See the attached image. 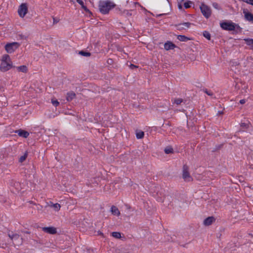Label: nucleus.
I'll list each match as a JSON object with an SVG mask.
<instances>
[{
	"instance_id": "4be33fe9",
	"label": "nucleus",
	"mask_w": 253,
	"mask_h": 253,
	"mask_svg": "<svg viewBox=\"0 0 253 253\" xmlns=\"http://www.w3.org/2000/svg\"><path fill=\"white\" fill-rule=\"evenodd\" d=\"M144 133L142 131H137L136 133V137L137 139H141L144 137Z\"/></svg>"
},
{
	"instance_id": "f257e3e1",
	"label": "nucleus",
	"mask_w": 253,
	"mask_h": 253,
	"mask_svg": "<svg viewBox=\"0 0 253 253\" xmlns=\"http://www.w3.org/2000/svg\"><path fill=\"white\" fill-rule=\"evenodd\" d=\"M116 4L111 1L106 0L99 2V9L101 13L106 14L109 13V11L115 7Z\"/></svg>"
},
{
	"instance_id": "2eb2a0df",
	"label": "nucleus",
	"mask_w": 253,
	"mask_h": 253,
	"mask_svg": "<svg viewBox=\"0 0 253 253\" xmlns=\"http://www.w3.org/2000/svg\"><path fill=\"white\" fill-rule=\"evenodd\" d=\"M9 184L10 186L15 187L16 191H19L20 188L19 182L14 181L13 179H11L9 181Z\"/></svg>"
},
{
	"instance_id": "cd10ccee",
	"label": "nucleus",
	"mask_w": 253,
	"mask_h": 253,
	"mask_svg": "<svg viewBox=\"0 0 253 253\" xmlns=\"http://www.w3.org/2000/svg\"><path fill=\"white\" fill-rule=\"evenodd\" d=\"M52 207L54 209L55 211H59L61 206L60 204L56 203L52 204Z\"/></svg>"
},
{
	"instance_id": "58836bf2",
	"label": "nucleus",
	"mask_w": 253,
	"mask_h": 253,
	"mask_svg": "<svg viewBox=\"0 0 253 253\" xmlns=\"http://www.w3.org/2000/svg\"><path fill=\"white\" fill-rule=\"evenodd\" d=\"M223 114V112H222V111H218V114L220 115V114Z\"/></svg>"
},
{
	"instance_id": "f3484780",
	"label": "nucleus",
	"mask_w": 253,
	"mask_h": 253,
	"mask_svg": "<svg viewBox=\"0 0 253 253\" xmlns=\"http://www.w3.org/2000/svg\"><path fill=\"white\" fill-rule=\"evenodd\" d=\"M75 96H76L75 93L73 91H71V92L67 93L66 99H67V101H70L72 100L73 99V98H75Z\"/></svg>"
},
{
	"instance_id": "473e14b6",
	"label": "nucleus",
	"mask_w": 253,
	"mask_h": 253,
	"mask_svg": "<svg viewBox=\"0 0 253 253\" xmlns=\"http://www.w3.org/2000/svg\"><path fill=\"white\" fill-rule=\"evenodd\" d=\"M246 3L253 5V0H243Z\"/></svg>"
},
{
	"instance_id": "423d86ee",
	"label": "nucleus",
	"mask_w": 253,
	"mask_h": 253,
	"mask_svg": "<svg viewBox=\"0 0 253 253\" xmlns=\"http://www.w3.org/2000/svg\"><path fill=\"white\" fill-rule=\"evenodd\" d=\"M18 12L19 16L22 18L25 16L28 12V7L26 3H22L19 6Z\"/></svg>"
},
{
	"instance_id": "c756f323",
	"label": "nucleus",
	"mask_w": 253,
	"mask_h": 253,
	"mask_svg": "<svg viewBox=\"0 0 253 253\" xmlns=\"http://www.w3.org/2000/svg\"><path fill=\"white\" fill-rule=\"evenodd\" d=\"M191 4L192 2L191 1H188L187 2H184V6L185 8H188L191 7Z\"/></svg>"
},
{
	"instance_id": "a19ab883",
	"label": "nucleus",
	"mask_w": 253,
	"mask_h": 253,
	"mask_svg": "<svg viewBox=\"0 0 253 253\" xmlns=\"http://www.w3.org/2000/svg\"><path fill=\"white\" fill-rule=\"evenodd\" d=\"M53 20H54V23L55 22H56V20H55V19H54V18L53 19Z\"/></svg>"
},
{
	"instance_id": "72a5a7b5",
	"label": "nucleus",
	"mask_w": 253,
	"mask_h": 253,
	"mask_svg": "<svg viewBox=\"0 0 253 253\" xmlns=\"http://www.w3.org/2000/svg\"><path fill=\"white\" fill-rule=\"evenodd\" d=\"M205 92L210 96H211L212 95V92L211 91H208L207 89L205 90Z\"/></svg>"
},
{
	"instance_id": "e433bc0d",
	"label": "nucleus",
	"mask_w": 253,
	"mask_h": 253,
	"mask_svg": "<svg viewBox=\"0 0 253 253\" xmlns=\"http://www.w3.org/2000/svg\"><path fill=\"white\" fill-rule=\"evenodd\" d=\"M178 7L179 9H181L182 8V5L180 3H178Z\"/></svg>"
},
{
	"instance_id": "a878e982",
	"label": "nucleus",
	"mask_w": 253,
	"mask_h": 253,
	"mask_svg": "<svg viewBox=\"0 0 253 253\" xmlns=\"http://www.w3.org/2000/svg\"><path fill=\"white\" fill-rule=\"evenodd\" d=\"M79 54L82 56L86 57L89 56L91 54L90 52L84 51L83 50L79 51Z\"/></svg>"
},
{
	"instance_id": "393cba45",
	"label": "nucleus",
	"mask_w": 253,
	"mask_h": 253,
	"mask_svg": "<svg viewBox=\"0 0 253 253\" xmlns=\"http://www.w3.org/2000/svg\"><path fill=\"white\" fill-rule=\"evenodd\" d=\"M27 156H28V153L26 152L24 154V155L21 156L19 158V162H20V163H22L23 162H24L26 160V158L27 157Z\"/></svg>"
},
{
	"instance_id": "6e6552de",
	"label": "nucleus",
	"mask_w": 253,
	"mask_h": 253,
	"mask_svg": "<svg viewBox=\"0 0 253 253\" xmlns=\"http://www.w3.org/2000/svg\"><path fill=\"white\" fill-rule=\"evenodd\" d=\"M182 177L184 180L186 181H190L192 179V178L188 171V167L186 165L183 166Z\"/></svg>"
},
{
	"instance_id": "4c0bfd02",
	"label": "nucleus",
	"mask_w": 253,
	"mask_h": 253,
	"mask_svg": "<svg viewBox=\"0 0 253 253\" xmlns=\"http://www.w3.org/2000/svg\"><path fill=\"white\" fill-rule=\"evenodd\" d=\"M136 66L135 65H133V64H131L130 65V68L131 69H133V68H136Z\"/></svg>"
},
{
	"instance_id": "6ab92c4d",
	"label": "nucleus",
	"mask_w": 253,
	"mask_h": 253,
	"mask_svg": "<svg viewBox=\"0 0 253 253\" xmlns=\"http://www.w3.org/2000/svg\"><path fill=\"white\" fill-rule=\"evenodd\" d=\"M177 39L181 42H187L190 40V38L184 35H178L177 36Z\"/></svg>"
},
{
	"instance_id": "f03ea898",
	"label": "nucleus",
	"mask_w": 253,
	"mask_h": 253,
	"mask_svg": "<svg viewBox=\"0 0 253 253\" xmlns=\"http://www.w3.org/2000/svg\"><path fill=\"white\" fill-rule=\"evenodd\" d=\"M12 67V63L10 56L7 54L3 55L0 65V71L2 72H6L10 70Z\"/></svg>"
},
{
	"instance_id": "ea45409f",
	"label": "nucleus",
	"mask_w": 253,
	"mask_h": 253,
	"mask_svg": "<svg viewBox=\"0 0 253 253\" xmlns=\"http://www.w3.org/2000/svg\"><path fill=\"white\" fill-rule=\"evenodd\" d=\"M25 233H27V234H30V232L29 231H26Z\"/></svg>"
},
{
	"instance_id": "1a4fd4ad",
	"label": "nucleus",
	"mask_w": 253,
	"mask_h": 253,
	"mask_svg": "<svg viewBox=\"0 0 253 253\" xmlns=\"http://www.w3.org/2000/svg\"><path fill=\"white\" fill-rule=\"evenodd\" d=\"M42 231L44 232L50 234H54L56 233L57 231L56 229L53 227H44L42 228Z\"/></svg>"
},
{
	"instance_id": "2f4dec72",
	"label": "nucleus",
	"mask_w": 253,
	"mask_h": 253,
	"mask_svg": "<svg viewBox=\"0 0 253 253\" xmlns=\"http://www.w3.org/2000/svg\"><path fill=\"white\" fill-rule=\"evenodd\" d=\"M51 102H52L53 105H54L55 107L57 106L59 104V102L57 100H52Z\"/></svg>"
},
{
	"instance_id": "f704fd0d",
	"label": "nucleus",
	"mask_w": 253,
	"mask_h": 253,
	"mask_svg": "<svg viewBox=\"0 0 253 253\" xmlns=\"http://www.w3.org/2000/svg\"><path fill=\"white\" fill-rule=\"evenodd\" d=\"M245 102H246V100L245 99H241L240 101V103L241 104H243L245 103Z\"/></svg>"
},
{
	"instance_id": "7c9ffc66",
	"label": "nucleus",
	"mask_w": 253,
	"mask_h": 253,
	"mask_svg": "<svg viewBox=\"0 0 253 253\" xmlns=\"http://www.w3.org/2000/svg\"><path fill=\"white\" fill-rule=\"evenodd\" d=\"M183 101V100L181 98H176L174 100V103L176 104L177 105L180 104Z\"/></svg>"
},
{
	"instance_id": "c85d7f7f",
	"label": "nucleus",
	"mask_w": 253,
	"mask_h": 253,
	"mask_svg": "<svg viewBox=\"0 0 253 253\" xmlns=\"http://www.w3.org/2000/svg\"><path fill=\"white\" fill-rule=\"evenodd\" d=\"M213 7L217 10H221V6L217 2H213L212 4Z\"/></svg>"
},
{
	"instance_id": "4468645a",
	"label": "nucleus",
	"mask_w": 253,
	"mask_h": 253,
	"mask_svg": "<svg viewBox=\"0 0 253 253\" xmlns=\"http://www.w3.org/2000/svg\"><path fill=\"white\" fill-rule=\"evenodd\" d=\"M214 221L215 218L213 216H209L204 220V224L208 226L211 225Z\"/></svg>"
},
{
	"instance_id": "9d476101",
	"label": "nucleus",
	"mask_w": 253,
	"mask_h": 253,
	"mask_svg": "<svg viewBox=\"0 0 253 253\" xmlns=\"http://www.w3.org/2000/svg\"><path fill=\"white\" fill-rule=\"evenodd\" d=\"M191 25L190 22H184L175 25L176 29L178 30H182L185 29V28H189Z\"/></svg>"
},
{
	"instance_id": "412c9836",
	"label": "nucleus",
	"mask_w": 253,
	"mask_h": 253,
	"mask_svg": "<svg viewBox=\"0 0 253 253\" xmlns=\"http://www.w3.org/2000/svg\"><path fill=\"white\" fill-rule=\"evenodd\" d=\"M16 68L18 71L22 72L23 73H26L28 70L27 67L25 65L17 67Z\"/></svg>"
},
{
	"instance_id": "bb28decb",
	"label": "nucleus",
	"mask_w": 253,
	"mask_h": 253,
	"mask_svg": "<svg viewBox=\"0 0 253 253\" xmlns=\"http://www.w3.org/2000/svg\"><path fill=\"white\" fill-rule=\"evenodd\" d=\"M203 36L205 38H206L208 40H210L211 39V34L208 31H204L203 32Z\"/></svg>"
},
{
	"instance_id": "f8f14e48",
	"label": "nucleus",
	"mask_w": 253,
	"mask_h": 253,
	"mask_svg": "<svg viewBox=\"0 0 253 253\" xmlns=\"http://www.w3.org/2000/svg\"><path fill=\"white\" fill-rule=\"evenodd\" d=\"M176 45L171 42H167L164 44V48L167 50L174 49Z\"/></svg>"
},
{
	"instance_id": "aec40b11",
	"label": "nucleus",
	"mask_w": 253,
	"mask_h": 253,
	"mask_svg": "<svg viewBox=\"0 0 253 253\" xmlns=\"http://www.w3.org/2000/svg\"><path fill=\"white\" fill-rule=\"evenodd\" d=\"M244 41L246 42V43L250 46L251 49L253 50V39H244Z\"/></svg>"
},
{
	"instance_id": "20e7f679",
	"label": "nucleus",
	"mask_w": 253,
	"mask_h": 253,
	"mask_svg": "<svg viewBox=\"0 0 253 253\" xmlns=\"http://www.w3.org/2000/svg\"><path fill=\"white\" fill-rule=\"evenodd\" d=\"M200 9L202 13L206 18L208 19L211 16V11L210 7L204 3H202L200 6Z\"/></svg>"
},
{
	"instance_id": "9b49d317",
	"label": "nucleus",
	"mask_w": 253,
	"mask_h": 253,
	"mask_svg": "<svg viewBox=\"0 0 253 253\" xmlns=\"http://www.w3.org/2000/svg\"><path fill=\"white\" fill-rule=\"evenodd\" d=\"M243 13L246 20L250 22L253 21V14L252 13L245 10H244Z\"/></svg>"
},
{
	"instance_id": "79ce46f5",
	"label": "nucleus",
	"mask_w": 253,
	"mask_h": 253,
	"mask_svg": "<svg viewBox=\"0 0 253 253\" xmlns=\"http://www.w3.org/2000/svg\"><path fill=\"white\" fill-rule=\"evenodd\" d=\"M53 20H54V23L55 22H56V20H55V19H54V18L53 19Z\"/></svg>"
},
{
	"instance_id": "dca6fc26",
	"label": "nucleus",
	"mask_w": 253,
	"mask_h": 253,
	"mask_svg": "<svg viewBox=\"0 0 253 253\" xmlns=\"http://www.w3.org/2000/svg\"><path fill=\"white\" fill-rule=\"evenodd\" d=\"M111 211L113 215L119 216L120 215V212L116 206H112L111 208Z\"/></svg>"
},
{
	"instance_id": "7ed1b4c3",
	"label": "nucleus",
	"mask_w": 253,
	"mask_h": 253,
	"mask_svg": "<svg viewBox=\"0 0 253 253\" xmlns=\"http://www.w3.org/2000/svg\"><path fill=\"white\" fill-rule=\"evenodd\" d=\"M221 28L224 30L232 31L236 30L238 31H241V28L238 25L233 22H223L220 23Z\"/></svg>"
},
{
	"instance_id": "39448f33",
	"label": "nucleus",
	"mask_w": 253,
	"mask_h": 253,
	"mask_svg": "<svg viewBox=\"0 0 253 253\" xmlns=\"http://www.w3.org/2000/svg\"><path fill=\"white\" fill-rule=\"evenodd\" d=\"M19 44L17 42L7 43L5 46L6 51L9 53L13 52L18 47Z\"/></svg>"
},
{
	"instance_id": "b1692460",
	"label": "nucleus",
	"mask_w": 253,
	"mask_h": 253,
	"mask_svg": "<svg viewBox=\"0 0 253 253\" xmlns=\"http://www.w3.org/2000/svg\"><path fill=\"white\" fill-rule=\"evenodd\" d=\"M112 235L113 237L117 238V239H120L121 237V235L120 232H113L112 233Z\"/></svg>"
},
{
	"instance_id": "0eeeda50",
	"label": "nucleus",
	"mask_w": 253,
	"mask_h": 253,
	"mask_svg": "<svg viewBox=\"0 0 253 253\" xmlns=\"http://www.w3.org/2000/svg\"><path fill=\"white\" fill-rule=\"evenodd\" d=\"M9 237L13 241L16 242L18 245L22 244V238H20V236L18 234L13 233V232H9L8 234Z\"/></svg>"
},
{
	"instance_id": "c9c22d12",
	"label": "nucleus",
	"mask_w": 253,
	"mask_h": 253,
	"mask_svg": "<svg viewBox=\"0 0 253 253\" xmlns=\"http://www.w3.org/2000/svg\"><path fill=\"white\" fill-rule=\"evenodd\" d=\"M247 124L244 123H242L241 125V126H242V127H247Z\"/></svg>"
},
{
	"instance_id": "5701e85b",
	"label": "nucleus",
	"mask_w": 253,
	"mask_h": 253,
	"mask_svg": "<svg viewBox=\"0 0 253 253\" xmlns=\"http://www.w3.org/2000/svg\"><path fill=\"white\" fill-rule=\"evenodd\" d=\"M164 151L166 154H169L170 153H173V149L171 147H167L165 149Z\"/></svg>"
},
{
	"instance_id": "ddd939ff",
	"label": "nucleus",
	"mask_w": 253,
	"mask_h": 253,
	"mask_svg": "<svg viewBox=\"0 0 253 253\" xmlns=\"http://www.w3.org/2000/svg\"><path fill=\"white\" fill-rule=\"evenodd\" d=\"M16 133L19 136L23 137L24 138H27L29 135V133L24 130L19 129L16 131Z\"/></svg>"
},
{
	"instance_id": "a211bd4d",
	"label": "nucleus",
	"mask_w": 253,
	"mask_h": 253,
	"mask_svg": "<svg viewBox=\"0 0 253 253\" xmlns=\"http://www.w3.org/2000/svg\"><path fill=\"white\" fill-rule=\"evenodd\" d=\"M76 1L81 5L82 8L86 12H89L87 7L84 5V3L82 0H76Z\"/></svg>"
}]
</instances>
